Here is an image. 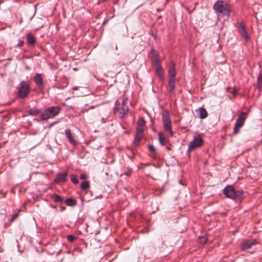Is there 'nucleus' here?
Segmentation results:
<instances>
[{"mask_svg": "<svg viewBox=\"0 0 262 262\" xmlns=\"http://www.w3.org/2000/svg\"><path fill=\"white\" fill-rule=\"evenodd\" d=\"M86 230L91 234L95 235H97L100 233L99 227L97 223H95L93 225L88 226Z\"/></svg>", "mask_w": 262, "mask_h": 262, "instance_id": "nucleus-13", "label": "nucleus"}, {"mask_svg": "<svg viewBox=\"0 0 262 262\" xmlns=\"http://www.w3.org/2000/svg\"><path fill=\"white\" fill-rule=\"evenodd\" d=\"M70 178H71L72 182L74 184H77L78 183V180L77 178L75 175L71 174L70 176Z\"/></svg>", "mask_w": 262, "mask_h": 262, "instance_id": "nucleus-29", "label": "nucleus"}, {"mask_svg": "<svg viewBox=\"0 0 262 262\" xmlns=\"http://www.w3.org/2000/svg\"><path fill=\"white\" fill-rule=\"evenodd\" d=\"M65 134L70 143H71L72 145H76V142L75 140L74 137H73L70 129H66L65 131Z\"/></svg>", "mask_w": 262, "mask_h": 262, "instance_id": "nucleus-18", "label": "nucleus"}, {"mask_svg": "<svg viewBox=\"0 0 262 262\" xmlns=\"http://www.w3.org/2000/svg\"><path fill=\"white\" fill-rule=\"evenodd\" d=\"M89 187H90V184H89V182L87 181H82V182L81 183V184L80 185L81 189L82 190H86L87 189H88L89 188Z\"/></svg>", "mask_w": 262, "mask_h": 262, "instance_id": "nucleus-28", "label": "nucleus"}, {"mask_svg": "<svg viewBox=\"0 0 262 262\" xmlns=\"http://www.w3.org/2000/svg\"><path fill=\"white\" fill-rule=\"evenodd\" d=\"M224 194L228 198L232 200L239 199L243 194L242 190H235L232 185L226 186L224 190Z\"/></svg>", "mask_w": 262, "mask_h": 262, "instance_id": "nucleus-3", "label": "nucleus"}, {"mask_svg": "<svg viewBox=\"0 0 262 262\" xmlns=\"http://www.w3.org/2000/svg\"><path fill=\"white\" fill-rule=\"evenodd\" d=\"M145 230H146L145 231V232H148V229L147 228H146Z\"/></svg>", "mask_w": 262, "mask_h": 262, "instance_id": "nucleus-40", "label": "nucleus"}, {"mask_svg": "<svg viewBox=\"0 0 262 262\" xmlns=\"http://www.w3.org/2000/svg\"><path fill=\"white\" fill-rule=\"evenodd\" d=\"M73 89H74V90H77V88H76V87H74V88H73Z\"/></svg>", "mask_w": 262, "mask_h": 262, "instance_id": "nucleus-39", "label": "nucleus"}, {"mask_svg": "<svg viewBox=\"0 0 262 262\" xmlns=\"http://www.w3.org/2000/svg\"><path fill=\"white\" fill-rule=\"evenodd\" d=\"M24 44V42L23 40H19L18 43H17V46L18 47H22Z\"/></svg>", "mask_w": 262, "mask_h": 262, "instance_id": "nucleus-33", "label": "nucleus"}, {"mask_svg": "<svg viewBox=\"0 0 262 262\" xmlns=\"http://www.w3.org/2000/svg\"><path fill=\"white\" fill-rule=\"evenodd\" d=\"M86 178V176L84 173H82L80 176V179L81 180H84Z\"/></svg>", "mask_w": 262, "mask_h": 262, "instance_id": "nucleus-34", "label": "nucleus"}, {"mask_svg": "<svg viewBox=\"0 0 262 262\" xmlns=\"http://www.w3.org/2000/svg\"><path fill=\"white\" fill-rule=\"evenodd\" d=\"M247 114L245 112H242L238 116L236 121L234 124L233 134H237L239 129L243 126L244 124L245 121L247 118Z\"/></svg>", "mask_w": 262, "mask_h": 262, "instance_id": "nucleus-6", "label": "nucleus"}, {"mask_svg": "<svg viewBox=\"0 0 262 262\" xmlns=\"http://www.w3.org/2000/svg\"><path fill=\"white\" fill-rule=\"evenodd\" d=\"M132 170H128L127 172H125L124 173V174L127 176H129L130 174V172H131Z\"/></svg>", "mask_w": 262, "mask_h": 262, "instance_id": "nucleus-35", "label": "nucleus"}, {"mask_svg": "<svg viewBox=\"0 0 262 262\" xmlns=\"http://www.w3.org/2000/svg\"><path fill=\"white\" fill-rule=\"evenodd\" d=\"M145 121L143 117L140 118L138 122V125L136 128H141L143 130H144Z\"/></svg>", "mask_w": 262, "mask_h": 262, "instance_id": "nucleus-25", "label": "nucleus"}, {"mask_svg": "<svg viewBox=\"0 0 262 262\" xmlns=\"http://www.w3.org/2000/svg\"><path fill=\"white\" fill-rule=\"evenodd\" d=\"M18 214H14L11 217V218L10 219V222H13L17 217Z\"/></svg>", "mask_w": 262, "mask_h": 262, "instance_id": "nucleus-32", "label": "nucleus"}, {"mask_svg": "<svg viewBox=\"0 0 262 262\" xmlns=\"http://www.w3.org/2000/svg\"><path fill=\"white\" fill-rule=\"evenodd\" d=\"M213 9L216 13H221L227 17H229L230 15L231 10L230 6L224 1H217L214 4Z\"/></svg>", "mask_w": 262, "mask_h": 262, "instance_id": "nucleus-1", "label": "nucleus"}, {"mask_svg": "<svg viewBox=\"0 0 262 262\" xmlns=\"http://www.w3.org/2000/svg\"><path fill=\"white\" fill-rule=\"evenodd\" d=\"M39 113H40V110H39L38 109H37V108H30L28 111V114H29V115H30L31 116H36L37 114H38Z\"/></svg>", "mask_w": 262, "mask_h": 262, "instance_id": "nucleus-27", "label": "nucleus"}, {"mask_svg": "<svg viewBox=\"0 0 262 262\" xmlns=\"http://www.w3.org/2000/svg\"><path fill=\"white\" fill-rule=\"evenodd\" d=\"M162 121L164 129L168 132L171 136L173 135V132L171 129V122L168 114H164L162 117Z\"/></svg>", "mask_w": 262, "mask_h": 262, "instance_id": "nucleus-8", "label": "nucleus"}, {"mask_svg": "<svg viewBox=\"0 0 262 262\" xmlns=\"http://www.w3.org/2000/svg\"><path fill=\"white\" fill-rule=\"evenodd\" d=\"M207 241L208 237L206 235L199 237V242L201 244L205 245L207 243Z\"/></svg>", "mask_w": 262, "mask_h": 262, "instance_id": "nucleus-26", "label": "nucleus"}, {"mask_svg": "<svg viewBox=\"0 0 262 262\" xmlns=\"http://www.w3.org/2000/svg\"><path fill=\"white\" fill-rule=\"evenodd\" d=\"M115 49H116V50H117V49H118V47H117V45H116V46H115Z\"/></svg>", "mask_w": 262, "mask_h": 262, "instance_id": "nucleus-41", "label": "nucleus"}, {"mask_svg": "<svg viewBox=\"0 0 262 262\" xmlns=\"http://www.w3.org/2000/svg\"><path fill=\"white\" fill-rule=\"evenodd\" d=\"M170 67L168 69L169 79H175L176 73L175 71V63L173 61L170 62Z\"/></svg>", "mask_w": 262, "mask_h": 262, "instance_id": "nucleus-15", "label": "nucleus"}, {"mask_svg": "<svg viewBox=\"0 0 262 262\" xmlns=\"http://www.w3.org/2000/svg\"><path fill=\"white\" fill-rule=\"evenodd\" d=\"M176 88V79H169L168 80V91L171 94H174Z\"/></svg>", "mask_w": 262, "mask_h": 262, "instance_id": "nucleus-17", "label": "nucleus"}, {"mask_svg": "<svg viewBox=\"0 0 262 262\" xmlns=\"http://www.w3.org/2000/svg\"><path fill=\"white\" fill-rule=\"evenodd\" d=\"M76 200L72 198H68L65 201V203L67 205L70 206H74L76 205Z\"/></svg>", "mask_w": 262, "mask_h": 262, "instance_id": "nucleus-20", "label": "nucleus"}, {"mask_svg": "<svg viewBox=\"0 0 262 262\" xmlns=\"http://www.w3.org/2000/svg\"><path fill=\"white\" fill-rule=\"evenodd\" d=\"M76 236L73 235H69L67 237V239L70 242H73L76 239Z\"/></svg>", "mask_w": 262, "mask_h": 262, "instance_id": "nucleus-31", "label": "nucleus"}, {"mask_svg": "<svg viewBox=\"0 0 262 262\" xmlns=\"http://www.w3.org/2000/svg\"><path fill=\"white\" fill-rule=\"evenodd\" d=\"M102 121H103V123L105 122V121H104V119H102Z\"/></svg>", "mask_w": 262, "mask_h": 262, "instance_id": "nucleus-43", "label": "nucleus"}, {"mask_svg": "<svg viewBox=\"0 0 262 262\" xmlns=\"http://www.w3.org/2000/svg\"><path fill=\"white\" fill-rule=\"evenodd\" d=\"M239 33L242 36L245 41H248L250 39V37L246 30L245 25L243 23H240L239 25Z\"/></svg>", "mask_w": 262, "mask_h": 262, "instance_id": "nucleus-12", "label": "nucleus"}, {"mask_svg": "<svg viewBox=\"0 0 262 262\" xmlns=\"http://www.w3.org/2000/svg\"><path fill=\"white\" fill-rule=\"evenodd\" d=\"M166 149L170 150V148L168 146H166Z\"/></svg>", "mask_w": 262, "mask_h": 262, "instance_id": "nucleus-38", "label": "nucleus"}, {"mask_svg": "<svg viewBox=\"0 0 262 262\" xmlns=\"http://www.w3.org/2000/svg\"><path fill=\"white\" fill-rule=\"evenodd\" d=\"M203 143V139L200 135L194 136L193 140L190 142L187 152H189L191 150L201 147Z\"/></svg>", "mask_w": 262, "mask_h": 262, "instance_id": "nucleus-7", "label": "nucleus"}, {"mask_svg": "<svg viewBox=\"0 0 262 262\" xmlns=\"http://www.w3.org/2000/svg\"><path fill=\"white\" fill-rule=\"evenodd\" d=\"M236 93H237V91H236V90H235V89H234V90H233V91L232 92V94H233V95H235V94H236Z\"/></svg>", "mask_w": 262, "mask_h": 262, "instance_id": "nucleus-36", "label": "nucleus"}, {"mask_svg": "<svg viewBox=\"0 0 262 262\" xmlns=\"http://www.w3.org/2000/svg\"><path fill=\"white\" fill-rule=\"evenodd\" d=\"M60 110L58 106L49 107L41 113L40 119L42 120H45L54 117L59 114Z\"/></svg>", "mask_w": 262, "mask_h": 262, "instance_id": "nucleus-4", "label": "nucleus"}, {"mask_svg": "<svg viewBox=\"0 0 262 262\" xmlns=\"http://www.w3.org/2000/svg\"><path fill=\"white\" fill-rule=\"evenodd\" d=\"M67 178V173H60L57 174L54 182L56 184H58L60 182H64L66 181Z\"/></svg>", "mask_w": 262, "mask_h": 262, "instance_id": "nucleus-16", "label": "nucleus"}, {"mask_svg": "<svg viewBox=\"0 0 262 262\" xmlns=\"http://www.w3.org/2000/svg\"><path fill=\"white\" fill-rule=\"evenodd\" d=\"M158 137L159 142L162 145H164L166 144V141L165 136H164L162 132H159L158 133Z\"/></svg>", "mask_w": 262, "mask_h": 262, "instance_id": "nucleus-24", "label": "nucleus"}, {"mask_svg": "<svg viewBox=\"0 0 262 262\" xmlns=\"http://www.w3.org/2000/svg\"><path fill=\"white\" fill-rule=\"evenodd\" d=\"M107 0H99V3H100L101 2H105V1H107Z\"/></svg>", "mask_w": 262, "mask_h": 262, "instance_id": "nucleus-37", "label": "nucleus"}, {"mask_svg": "<svg viewBox=\"0 0 262 262\" xmlns=\"http://www.w3.org/2000/svg\"><path fill=\"white\" fill-rule=\"evenodd\" d=\"M257 87L259 90H262V69L259 73L257 79Z\"/></svg>", "mask_w": 262, "mask_h": 262, "instance_id": "nucleus-23", "label": "nucleus"}, {"mask_svg": "<svg viewBox=\"0 0 262 262\" xmlns=\"http://www.w3.org/2000/svg\"><path fill=\"white\" fill-rule=\"evenodd\" d=\"M18 96L20 99H25L27 98L30 92V88L28 83L22 81L19 85L17 88Z\"/></svg>", "mask_w": 262, "mask_h": 262, "instance_id": "nucleus-5", "label": "nucleus"}, {"mask_svg": "<svg viewBox=\"0 0 262 262\" xmlns=\"http://www.w3.org/2000/svg\"><path fill=\"white\" fill-rule=\"evenodd\" d=\"M34 81L38 86L39 90H42L44 89V85L43 83V79L40 74H36L35 76L33 78Z\"/></svg>", "mask_w": 262, "mask_h": 262, "instance_id": "nucleus-14", "label": "nucleus"}, {"mask_svg": "<svg viewBox=\"0 0 262 262\" xmlns=\"http://www.w3.org/2000/svg\"><path fill=\"white\" fill-rule=\"evenodd\" d=\"M51 198L56 203H61L63 201L61 197L57 194H53Z\"/></svg>", "mask_w": 262, "mask_h": 262, "instance_id": "nucleus-22", "label": "nucleus"}, {"mask_svg": "<svg viewBox=\"0 0 262 262\" xmlns=\"http://www.w3.org/2000/svg\"><path fill=\"white\" fill-rule=\"evenodd\" d=\"M148 150L154 155L156 154V149L152 145L149 144L148 145Z\"/></svg>", "mask_w": 262, "mask_h": 262, "instance_id": "nucleus-30", "label": "nucleus"}, {"mask_svg": "<svg viewBox=\"0 0 262 262\" xmlns=\"http://www.w3.org/2000/svg\"><path fill=\"white\" fill-rule=\"evenodd\" d=\"M143 132L141 128H136V133L133 144L135 146L139 145L141 140L143 137Z\"/></svg>", "mask_w": 262, "mask_h": 262, "instance_id": "nucleus-11", "label": "nucleus"}, {"mask_svg": "<svg viewBox=\"0 0 262 262\" xmlns=\"http://www.w3.org/2000/svg\"><path fill=\"white\" fill-rule=\"evenodd\" d=\"M151 53L152 55V64L155 67L156 74L159 77V79L162 81L164 79V74L163 73V71L161 66V64L160 63L159 59H158L157 54L154 51V50H151Z\"/></svg>", "mask_w": 262, "mask_h": 262, "instance_id": "nucleus-2", "label": "nucleus"}, {"mask_svg": "<svg viewBox=\"0 0 262 262\" xmlns=\"http://www.w3.org/2000/svg\"><path fill=\"white\" fill-rule=\"evenodd\" d=\"M27 42L29 46H34L36 43V40L31 33L27 35Z\"/></svg>", "mask_w": 262, "mask_h": 262, "instance_id": "nucleus-19", "label": "nucleus"}, {"mask_svg": "<svg viewBox=\"0 0 262 262\" xmlns=\"http://www.w3.org/2000/svg\"><path fill=\"white\" fill-rule=\"evenodd\" d=\"M168 0H165V4H167Z\"/></svg>", "mask_w": 262, "mask_h": 262, "instance_id": "nucleus-42", "label": "nucleus"}, {"mask_svg": "<svg viewBox=\"0 0 262 262\" xmlns=\"http://www.w3.org/2000/svg\"><path fill=\"white\" fill-rule=\"evenodd\" d=\"M127 100L123 98L121 106L118 108L120 117L123 118L128 111V107L127 105Z\"/></svg>", "mask_w": 262, "mask_h": 262, "instance_id": "nucleus-10", "label": "nucleus"}, {"mask_svg": "<svg viewBox=\"0 0 262 262\" xmlns=\"http://www.w3.org/2000/svg\"><path fill=\"white\" fill-rule=\"evenodd\" d=\"M257 242L256 239L245 240L241 242V249L242 250H246L250 249L252 246L256 245Z\"/></svg>", "mask_w": 262, "mask_h": 262, "instance_id": "nucleus-9", "label": "nucleus"}, {"mask_svg": "<svg viewBox=\"0 0 262 262\" xmlns=\"http://www.w3.org/2000/svg\"><path fill=\"white\" fill-rule=\"evenodd\" d=\"M199 116L201 119H204L207 117V112L204 107H200L199 108Z\"/></svg>", "mask_w": 262, "mask_h": 262, "instance_id": "nucleus-21", "label": "nucleus"}]
</instances>
